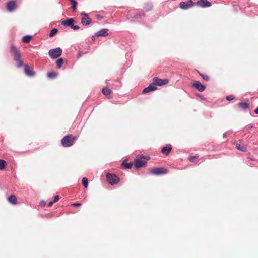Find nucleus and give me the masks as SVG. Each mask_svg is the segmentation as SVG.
I'll return each instance as SVG.
<instances>
[{"instance_id":"32","label":"nucleus","mask_w":258,"mask_h":258,"mask_svg":"<svg viewBox=\"0 0 258 258\" xmlns=\"http://www.w3.org/2000/svg\"><path fill=\"white\" fill-rule=\"evenodd\" d=\"M56 75L57 74L55 72H51L47 73V76L50 78H54Z\"/></svg>"},{"instance_id":"31","label":"nucleus","mask_w":258,"mask_h":258,"mask_svg":"<svg viewBox=\"0 0 258 258\" xmlns=\"http://www.w3.org/2000/svg\"><path fill=\"white\" fill-rule=\"evenodd\" d=\"M198 72L205 81H209V77L208 75L202 74V73H200L199 71H198Z\"/></svg>"},{"instance_id":"7","label":"nucleus","mask_w":258,"mask_h":258,"mask_svg":"<svg viewBox=\"0 0 258 258\" xmlns=\"http://www.w3.org/2000/svg\"><path fill=\"white\" fill-rule=\"evenodd\" d=\"M74 22V20L73 18H69L62 21L61 25L63 26H67L70 27L71 28L74 30H78L79 29V27L78 25H74L73 24Z\"/></svg>"},{"instance_id":"37","label":"nucleus","mask_w":258,"mask_h":258,"mask_svg":"<svg viewBox=\"0 0 258 258\" xmlns=\"http://www.w3.org/2000/svg\"><path fill=\"white\" fill-rule=\"evenodd\" d=\"M53 203H54V202H53V201H50V202H49L48 203V206L49 207H51V206H52V205H53Z\"/></svg>"},{"instance_id":"13","label":"nucleus","mask_w":258,"mask_h":258,"mask_svg":"<svg viewBox=\"0 0 258 258\" xmlns=\"http://www.w3.org/2000/svg\"><path fill=\"white\" fill-rule=\"evenodd\" d=\"M157 88L153 83L151 84L149 86L143 89L142 91L143 94H146L152 91L157 90Z\"/></svg>"},{"instance_id":"18","label":"nucleus","mask_w":258,"mask_h":258,"mask_svg":"<svg viewBox=\"0 0 258 258\" xmlns=\"http://www.w3.org/2000/svg\"><path fill=\"white\" fill-rule=\"evenodd\" d=\"M8 201L9 203L13 205L17 204V199L15 195H11L8 198Z\"/></svg>"},{"instance_id":"9","label":"nucleus","mask_w":258,"mask_h":258,"mask_svg":"<svg viewBox=\"0 0 258 258\" xmlns=\"http://www.w3.org/2000/svg\"><path fill=\"white\" fill-rule=\"evenodd\" d=\"M81 23L84 25H87L91 23V19L88 17L86 13H81Z\"/></svg>"},{"instance_id":"28","label":"nucleus","mask_w":258,"mask_h":258,"mask_svg":"<svg viewBox=\"0 0 258 258\" xmlns=\"http://www.w3.org/2000/svg\"><path fill=\"white\" fill-rule=\"evenodd\" d=\"M82 183L85 188H87L88 184V179L86 177L83 178L82 180Z\"/></svg>"},{"instance_id":"24","label":"nucleus","mask_w":258,"mask_h":258,"mask_svg":"<svg viewBox=\"0 0 258 258\" xmlns=\"http://www.w3.org/2000/svg\"><path fill=\"white\" fill-rule=\"evenodd\" d=\"M153 8V6L150 3H147L144 7V9L146 12L151 11Z\"/></svg>"},{"instance_id":"19","label":"nucleus","mask_w":258,"mask_h":258,"mask_svg":"<svg viewBox=\"0 0 258 258\" xmlns=\"http://www.w3.org/2000/svg\"><path fill=\"white\" fill-rule=\"evenodd\" d=\"M237 105L243 110H246L249 107V104L246 102H240Z\"/></svg>"},{"instance_id":"30","label":"nucleus","mask_w":258,"mask_h":258,"mask_svg":"<svg viewBox=\"0 0 258 258\" xmlns=\"http://www.w3.org/2000/svg\"><path fill=\"white\" fill-rule=\"evenodd\" d=\"M56 64H57V68H60L61 67L62 64L63 63V60L62 58H59V59H58L56 61Z\"/></svg>"},{"instance_id":"39","label":"nucleus","mask_w":258,"mask_h":258,"mask_svg":"<svg viewBox=\"0 0 258 258\" xmlns=\"http://www.w3.org/2000/svg\"><path fill=\"white\" fill-rule=\"evenodd\" d=\"M252 127V126H249V127H248V128H247V130L251 129Z\"/></svg>"},{"instance_id":"3","label":"nucleus","mask_w":258,"mask_h":258,"mask_svg":"<svg viewBox=\"0 0 258 258\" xmlns=\"http://www.w3.org/2000/svg\"><path fill=\"white\" fill-rule=\"evenodd\" d=\"M149 159V157H137V158L135 159V166L137 168L142 167L145 165Z\"/></svg>"},{"instance_id":"23","label":"nucleus","mask_w":258,"mask_h":258,"mask_svg":"<svg viewBox=\"0 0 258 258\" xmlns=\"http://www.w3.org/2000/svg\"><path fill=\"white\" fill-rule=\"evenodd\" d=\"M32 36L29 35H26L23 37L22 41L26 43H28L30 42L32 39Z\"/></svg>"},{"instance_id":"16","label":"nucleus","mask_w":258,"mask_h":258,"mask_svg":"<svg viewBox=\"0 0 258 258\" xmlns=\"http://www.w3.org/2000/svg\"><path fill=\"white\" fill-rule=\"evenodd\" d=\"M235 145L237 149L243 152L247 151V147L240 142H237Z\"/></svg>"},{"instance_id":"15","label":"nucleus","mask_w":258,"mask_h":258,"mask_svg":"<svg viewBox=\"0 0 258 258\" xmlns=\"http://www.w3.org/2000/svg\"><path fill=\"white\" fill-rule=\"evenodd\" d=\"M196 4L202 7H210L211 3L207 0H199L197 2Z\"/></svg>"},{"instance_id":"25","label":"nucleus","mask_w":258,"mask_h":258,"mask_svg":"<svg viewBox=\"0 0 258 258\" xmlns=\"http://www.w3.org/2000/svg\"><path fill=\"white\" fill-rule=\"evenodd\" d=\"M7 166L6 162L2 159H0V170L4 169Z\"/></svg>"},{"instance_id":"4","label":"nucleus","mask_w":258,"mask_h":258,"mask_svg":"<svg viewBox=\"0 0 258 258\" xmlns=\"http://www.w3.org/2000/svg\"><path fill=\"white\" fill-rule=\"evenodd\" d=\"M169 82L168 79H159L158 77H155L153 78V84L155 86L156 85L162 86L167 85Z\"/></svg>"},{"instance_id":"22","label":"nucleus","mask_w":258,"mask_h":258,"mask_svg":"<svg viewBox=\"0 0 258 258\" xmlns=\"http://www.w3.org/2000/svg\"><path fill=\"white\" fill-rule=\"evenodd\" d=\"M102 93L107 98H109L110 95L111 94V90L108 88H104L102 89Z\"/></svg>"},{"instance_id":"38","label":"nucleus","mask_w":258,"mask_h":258,"mask_svg":"<svg viewBox=\"0 0 258 258\" xmlns=\"http://www.w3.org/2000/svg\"><path fill=\"white\" fill-rule=\"evenodd\" d=\"M254 112L256 113V114H258V107L255 109L254 110Z\"/></svg>"},{"instance_id":"21","label":"nucleus","mask_w":258,"mask_h":258,"mask_svg":"<svg viewBox=\"0 0 258 258\" xmlns=\"http://www.w3.org/2000/svg\"><path fill=\"white\" fill-rule=\"evenodd\" d=\"M121 166L123 169H131L133 166V163H127L125 161H123L121 164Z\"/></svg>"},{"instance_id":"10","label":"nucleus","mask_w":258,"mask_h":258,"mask_svg":"<svg viewBox=\"0 0 258 258\" xmlns=\"http://www.w3.org/2000/svg\"><path fill=\"white\" fill-rule=\"evenodd\" d=\"M194 2L192 0H189L187 2H181L179 4V7L182 9H187L194 5Z\"/></svg>"},{"instance_id":"12","label":"nucleus","mask_w":258,"mask_h":258,"mask_svg":"<svg viewBox=\"0 0 258 258\" xmlns=\"http://www.w3.org/2000/svg\"><path fill=\"white\" fill-rule=\"evenodd\" d=\"M192 86L200 92L204 91L206 88L205 86L203 85L199 81H195Z\"/></svg>"},{"instance_id":"20","label":"nucleus","mask_w":258,"mask_h":258,"mask_svg":"<svg viewBox=\"0 0 258 258\" xmlns=\"http://www.w3.org/2000/svg\"><path fill=\"white\" fill-rule=\"evenodd\" d=\"M108 35V29H103L99 31L98 33L96 34L97 36H106Z\"/></svg>"},{"instance_id":"6","label":"nucleus","mask_w":258,"mask_h":258,"mask_svg":"<svg viewBox=\"0 0 258 258\" xmlns=\"http://www.w3.org/2000/svg\"><path fill=\"white\" fill-rule=\"evenodd\" d=\"M106 178L107 181L111 185L116 184L119 181V177L115 174L107 173Z\"/></svg>"},{"instance_id":"35","label":"nucleus","mask_w":258,"mask_h":258,"mask_svg":"<svg viewBox=\"0 0 258 258\" xmlns=\"http://www.w3.org/2000/svg\"><path fill=\"white\" fill-rule=\"evenodd\" d=\"M59 196L58 195H56L54 197V200H53V202L55 203L56 202H57L58 200H59Z\"/></svg>"},{"instance_id":"14","label":"nucleus","mask_w":258,"mask_h":258,"mask_svg":"<svg viewBox=\"0 0 258 258\" xmlns=\"http://www.w3.org/2000/svg\"><path fill=\"white\" fill-rule=\"evenodd\" d=\"M24 72L29 77L33 76L35 74V73L32 71V69L27 64L24 66Z\"/></svg>"},{"instance_id":"33","label":"nucleus","mask_w":258,"mask_h":258,"mask_svg":"<svg viewBox=\"0 0 258 258\" xmlns=\"http://www.w3.org/2000/svg\"><path fill=\"white\" fill-rule=\"evenodd\" d=\"M235 98V97L233 95H229L227 96L226 98V100L228 101H231L234 100Z\"/></svg>"},{"instance_id":"17","label":"nucleus","mask_w":258,"mask_h":258,"mask_svg":"<svg viewBox=\"0 0 258 258\" xmlns=\"http://www.w3.org/2000/svg\"><path fill=\"white\" fill-rule=\"evenodd\" d=\"M171 149H172L171 145L170 144H168L166 146L164 147L161 149V152H162V153H163L166 155H167L170 152V151H171Z\"/></svg>"},{"instance_id":"11","label":"nucleus","mask_w":258,"mask_h":258,"mask_svg":"<svg viewBox=\"0 0 258 258\" xmlns=\"http://www.w3.org/2000/svg\"><path fill=\"white\" fill-rule=\"evenodd\" d=\"M16 7V1L15 0L11 1L7 3V9L9 11H13Z\"/></svg>"},{"instance_id":"36","label":"nucleus","mask_w":258,"mask_h":258,"mask_svg":"<svg viewBox=\"0 0 258 258\" xmlns=\"http://www.w3.org/2000/svg\"><path fill=\"white\" fill-rule=\"evenodd\" d=\"M81 205L80 203H75L71 204L72 206H80Z\"/></svg>"},{"instance_id":"2","label":"nucleus","mask_w":258,"mask_h":258,"mask_svg":"<svg viewBox=\"0 0 258 258\" xmlns=\"http://www.w3.org/2000/svg\"><path fill=\"white\" fill-rule=\"evenodd\" d=\"M77 137L72 134H69L65 136L61 140V144L64 147H69L74 144V141Z\"/></svg>"},{"instance_id":"5","label":"nucleus","mask_w":258,"mask_h":258,"mask_svg":"<svg viewBox=\"0 0 258 258\" xmlns=\"http://www.w3.org/2000/svg\"><path fill=\"white\" fill-rule=\"evenodd\" d=\"M49 55L52 59H55L59 57L62 54V50L60 48L51 49L48 52Z\"/></svg>"},{"instance_id":"8","label":"nucleus","mask_w":258,"mask_h":258,"mask_svg":"<svg viewBox=\"0 0 258 258\" xmlns=\"http://www.w3.org/2000/svg\"><path fill=\"white\" fill-rule=\"evenodd\" d=\"M167 173V169L165 168H155L151 170L150 173L153 175H159L165 174Z\"/></svg>"},{"instance_id":"27","label":"nucleus","mask_w":258,"mask_h":258,"mask_svg":"<svg viewBox=\"0 0 258 258\" xmlns=\"http://www.w3.org/2000/svg\"><path fill=\"white\" fill-rule=\"evenodd\" d=\"M71 2L72 7L74 12L76 11L77 2L75 0H70Z\"/></svg>"},{"instance_id":"26","label":"nucleus","mask_w":258,"mask_h":258,"mask_svg":"<svg viewBox=\"0 0 258 258\" xmlns=\"http://www.w3.org/2000/svg\"><path fill=\"white\" fill-rule=\"evenodd\" d=\"M188 160L193 163H196L198 161V156H191L188 157Z\"/></svg>"},{"instance_id":"29","label":"nucleus","mask_w":258,"mask_h":258,"mask_svg":"<svg viewBox=\"0 0 258 258\" xmlns=\"http://www.w3.org/2000/svg\"><path fill=\"white\" fill-rule=\"evenodd\" d=\"M58 32V30L56 28L52 29L49 33V37H52L54 36Z\"/></svg>"},{"instance_id":"1","label":"nucleus","mask_w":258,"mask_h":258,"mask_svg":"<svg viewBox=\"0 0 258 258\" xmlns=\"http://www.w3.org/2000/svg\"><path fill=\"white\" fill-rule=\"evenodd\" d=\"M10 52L14 60L17 62V67H22L23 65V62L21 59V55L19 50L15 46L12 45L10 47Z\"/></svg>"},{"instance_id":"34","label":"nucleus","mask_w":258,"mask_h":258,"mask_svg":"<svg viewBox=\"0 0 258 258\" xmlns=\"http://www.w3.org/2000/svg\"><path fill=\"white\" fill-rule=\"evenodd\" d=\"M141 15L139 14H138V13H136L133 17V18L134 19H140L141 18Z\"/></svg>"}]
</instances>
